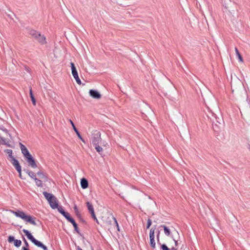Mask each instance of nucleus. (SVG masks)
Segmentation results:
<instances>
[{"label": "nucleus", "instance_id": "37", "mask_svg": "<svg viewBox=\"0 0 250 250\" xmlns=\"http://www.w3.org/2000/svg\"><path fill=\"white\" fill-rule=\"evenodd\" d=\"M22 250H29L27 248H26V247H23L22 248Z\"/></svg>", "mask_w": 250, "mask_h": 250}, {"label": "nucleus", "instance_id": "26", "mask_svg": "<svg viewBox=\"0 0 250 250\" xmlns=\"http://www.w3.org/2000/svg\"><path fill=\"white\" fill-rule=\"evenodd\" d=\"M34 180L37 186L42 187V182L41 180L38 179L37 178Z\"/></svg>", "mask_w": 250, "mask_h": 250}, {"label": "nucleus", "instance_id": "9", "mask_svg": "<svg viewBox=\"0 0 250 250\" xmlns=\"http://www.w3.org/2000/svg\"><path fill=\"white\" fill-rule=\"evenodd\" d=\"M107 219H108V221H107L105 222V223L107 225H113V226H115L117 227L118 230V231L120 230L117 221L115 217L111 216L108 217L107 218Z\"/></svg>", "mask_w": 250, "mask_h": 250}, {"label": "nucleus", "instance_id": "34", "mask_svg": "<svg viewBox=\"0 0 250 250\" xmlns=\"http://www.w3.org/2000/svg\"><path fill=\"white\" fill-rule=\"evenodd\" d=\"M91 216L94 219V220H95L98 224H99V221L96 217L95 214L94 213V215H91Z\"/></svg>", "mask_w": 250, "mask_h": 250}, {"label": "nucleus", "instance_id": "23", "mask_svg": "<svg viewBox=\"0 0 250 250\" xmlns=\"http://www.w3.org/2000/svg\"><path fill=\"white\" fill-rule=\"evenodd\" d=\"M235 51L236 55L238 57V58L239 61L243 62V59L242 57L241 56V54H240L238 49L236 47L235 48Z\"/></svg>", "mask_w": 250, "mask_h": 250}, {"label": "nucleus", "instance_id": "16", "mask_svg": "<svg viewBox=\"0 0 250 250\" xmlns=\"http://www.w3.org/2000/svg\"><path fill=\"white\" fill-rule=\"evenodd\" d=\"M67 220L69 222H70V223H72V224L73 225V227H74L75 231L77 233H79V229H78V228L77 224H76V223L75 222L74 220L72 218H71L70 216L68 218H67Z\"/></svg>", "mask_w": 250, "mask_h": 250}, {"label": "nucleus", "instance_id": "31", "mask_svg": "<svg viewBox=\"0 0 250 250\" xmlns=\"http://www.w3.org/2000/svg\"><path fill=\"white\" fill-rule=\"evenodd\" d=\"M161 248L163 250H169V249L165 244H163L161 246Z\"/></svg>", "mask_w": 250, "mask_h": 250}, {"label": "nucleus", "instance_id": "39", "mask_svg": "<svg viewBox=\"0 0 250 250\" xmlns=\"http://www.w3.org/2000/svg\"><path fill=\"white\" fill-rule=\"evenodd\" d=\"M77 250H82V249L80 247H79V246L77 247Z\"/></svg>", "mask_w": 250, "mask_h": 250}, {"label": "nucleus", "instance_id": "29", "mask_svg": "<svg viewBox=\"0 0 250 250\" xmlns=\"http://www.w3.org/2000/svg\"><path fill=\"white\" fill-rule=\"evenodd\" d=\"M69 122L74 129V130L75 131V132L77 131L78 130L76 128V127H75V125L74 124V123L71 120H69Z\"/></svg>", "mask_w": 250, "mask_h": 250}, {"label": "nucleus", "instance_id": "10", "mask_svg": "<svg viewBox=\"0 0 250 250\" xmlns=\"http://www.w3.org/2000/svg\"><path fill=\"white\" fill-rule=\"evenodd\" d=\"M89 95L95 99H100L101 98V94L96 90L90 89L89 91Z\"/></svg>", "mask_w": 250, "mask_h": 250}, {"label": "nucleus", "instance_id": "36", "mask_svg": "<svg viewBox=\"0 0 250 250\" xmlns=\"http://www.w3.org/2000/svg\"><path fill=\"white\" fill-rule=\"evenodd\" d=\"M159 238H160V232H159L157 235V239L158 242L159 241Z\"/></svg>", "mask_w": 250, "mask_h": 250}, {"label": "nucleus", "instance_id": "12", "mask_svg": "<svg viewBox=\"0 0 250 250\" xmlns=\"http://www.w3.org/2000/svg\"><path fill=\"white\" fill-rule=\"evenodd\" d=\"M5 153L8 154V159L11 162L12 165H14V161H18L16 160L12 155V150L11 149H6L4 151Z\"/></svg>", "mask_w": 250, "mask_h": 250}, {"label": "nucleus", "instance_id": "19", "mask_svg": "<svg viewBox=\"0 0 250 250\" xmlns=\"http://www.w3.org/2000/svg\"><path fill=\"white\" fill-rule=\"evenodd\" d=\"M28 33L35 38H37V36L40 33L37 32L36 30L33 29H29Z\"/></svg>", "mask_w": 250, "mask_h": 250}, {"label": "nucleus", "instance_id": "18", "mask_svg": "<svg viewBox=\"0 0 250 250\" xmlns=\"http://www.w3.org/2000/svg\"><path fill=\"white\" fill-rule=\"evenodd\" d=\"M86 204L88 209L89 212L90 213L91 215H94L95 212H94L93 206L89 202H87L86 203Z\"/></svg>", "mask_w": 250, "mask_h": 250}, {"label": "nucleus", "instance_id": "3", "mask_svg": "<svg viewBox=\"0 0 250 250\" xmlns=\"http://www.w3.org/2000/svg\"><path fill=\"white\" fill-rule=\"evenodd\" d=\"M22 231L25 235L27 236L28 239H29L35 245L39 248L42 249L43 250H48L47 247L44 245L40 241L36 240L28 230L25 229H23Z\"/></svg>", "mask_w": 250, "mask_h": 250}, {"label": "nucleus", "instance_id": "13", "mask_svg": "<svg viewBox=\"0 0 250 250\" xmlns=\"http://www.w3.org/2000/svg\"><path fill=\"white\" fill-rule=\"evenodd\" d=\"M36 39L42 44H44L46 43L45 37L40 33L37 36V38H36Z\"/></svg>", "mask_w": 250, "mask_h": 250}, {"label": "nucleus", "instance_id": "7", "mask_svg": "<svg viewBox=\"0 0 250 250\" xmlns=\"http://www.w3.org/2000/svg\"><path fill=\"white\" fill-rule=\"evenodd\" d=\"M156 229V226H154L153 227L151 228L150 229L149 231V239H150V244L151 247L154 249L155 248V242L154 240L155 237V231Z\"/></svg>", "mask_w": 250, "mask_h": 250}, {"label": "nucleus", "instance_id": "41", "mask_svg": "<svg viewBox=\"0 0 250 250\" xmlns=\"http://www.w3.org/2000/svg\"><path fill=\"white\" fill-rule=\"evenodd\" d=\"M103 146H106V145H103Z\"/></svg>", "mask_w": 250, "mask_h": 250}, {"label": "nucleus", "instance_id": "8", "mask_svg": "<svg viewBox=\"0 0 250 250\" xmlns=\"http://www.w3.org/2000/svg\"><path fill=\"white\" fill-rule=\"evenodd\" d=\"M70 65L71 67L72 74L74 78L75 79L77 83L78 84H81L82 83L79 77L78 74L75 66L74 63L73 62H71Z\"/></svg>", "mask_w": 250, "mask_h": 250}, {"label": "nucleus", "instance_id": "15", "mask_svg": "<svg viewBox=\"0 0 250 250\" xmlns=\"http://www.w3.org/2000/svg\"><path fill=\"white\" fill-rule=\"evenodd\" d=\"M14 165H13L19 173V176L21 178V168L18 161H14Z\"/></svg>", "mask_w": 250, "mask_h": 250}, {"label": "nucleus", "instance_id": "32", "mask_svg": "<svg viewBox=\"0 0 250 250\" xmlns=\"http://www.w3.org/2000/svg\"><path fill=\"white\" fill-rule=\"evenodd\" d=\"M48 94H49V95L51 98H55V93H54L53 92L51 91V92H50V93H48Z\"/></svg>", "mask_w": 250, "mask_h": 250}, {"label": "nucleus", "instance_id": "1", "mask_svg": "<svg viewBox=\"0 0 250 250\" xmlns=\"http://www.w3.org/2000/svg\"><path fill=\"white\" fill-rule=\"evenodd\" d=\"M20 147L22 153L24 157L25 158L28 166L31 167L32 168H35L37 167V165L35 160L33 158L31 154L29 152L28 149L25 146L22 144H20Z\"/></svg>", "mask_w": 250, "mask_h": 250}, {"label": "nucleus", "instance_id": "38", "mask_svg": "<svg viewBox=\"0 0 250 250\" xmlns=\"http://www.w3.org/2000/svg\"><path fill=\"white\" fill-rule=\"evenodd\" d=\"M176 233L177 234V235L178 236V237H179V233L178 231H176Z\"/></svg>", "mask_w": 250, "mask_h": 250}, {"label": "nucleus", "instance_id": "17", "mask_svg": "<svg viewBox=\"0 0 250 250\" xmlns=\"http://www.w3.org/2000/svg\"><path fill=\"white\" fill-rule=\"evenodd\" d=\"M81 186L82 188H86L88 186L87 180L85 178H83L81 181Z\"/></svg>", "mask_w": 250, "mask_h": 250}, {"label": "nucleus", "instance_id": "2", "mask_svg": "<svg viewBox=\"0 0 250 250\" xmlns=\"http://www.w3.org/2000/svg\"><path fill=\"white\" fill-rule=\"evenodd\" d=\"M10 211L14 214L16 216L20 217L26 222L29 223L34 226L37 225V223L35 220L36 219L35 217H33L29 215H27L24 212L19 210L17 211L10 210Z\"/></svg>", "mask_w": 250, "mask_h": 250}, {"label": "nucleus", "instance_id": "6", "mask_svg": "<svg viewBox=\"0 0 250 250\" xmlns=\"http://www.w3.org/2000/svg\"><path fill=\"white\" fill-rule=\"evenodd\" d=\"M0 129L6 133V137L5 138L0 137V143L2 144L8 145V144L10 142L8 137H10L11 136L10 134L8 133L7 130L3 126L0 125Z\"/></svg>", "mask_w": 250, "mask_h": 250}, {"label": "nucleus", "instance_id": "5", "mask_svg": "<svg viewBox=\"0 0 250 250\" xmlns=\"http://www.w3.org/2000/svg\"><path fill=\"white\" fill-rule=\"evenodd\" d=\"M102 138L101 137V133L95 130L93 131L91 137V143L93 146L101 144Z\"/></svg>", "mask_w": 250, "mask_h": 250}, {"label": "nucleus", "instance_id": "4", "mask_svg": "<svg viewBox=\"0 0 250 250\" xmlns=\"http://www.w3.org/2000/svg\"><path fill=\"white\" fill-rule=\"evenodd\" d=\"M43 194L53 209H55L58 207L57 198L53 194L45 191L43 192Z\"/></svg>", "mask_w": 250, "mask_h": 250}, {"label": "nucleus", "instance_id": "21", "mask_svg": "<svg viewBox=\"0 0 250 250\" xmlns=\"http://www.w3.org/2000/svg\"><path fill=\"white\" fill-rule=\"evenodd\" d=\"M95 147V149L98 152L100 155L102 154V152H103V148L99 146V145H96L95 146H93Z\"/></svg>", "mask_w": 250, "mask_h": 250}, {"label": "nucleus", "instance_id": "20", "mask_svg": "<svg viewBox=\"0 0 250 250\" xmlns=\"http://www.w3.org/2000/svg\"><path fill=\"white\" fill-rule=\"evenodd\" d=\"M161 227L163 228L165 235H167V236H169L170 233V229L165 225H162L161 226Z\"/></svg>", "mask_w": 250, "mask_h": 250}, {"label": "nucleus", "instance_id": "40", "mask_svg": "<svg viewBox=\"0 0 250 250\" xmlns=\"http://www.w3.org/2000/svg\"><path fill=\"white\" fill-rule=\"evenodd\" d=\"M171 250H177L176 249H175V248L173 247V248H172Z\"/></svg>", "mask_w": 250, "mask_h": 250}, {"label": "nucleus", "instance_id": "35", "mask_svg": "<svg viewBox=\"0 0 250 250\" xmlns=\"http://www.w3.org/2000/svg\"><path fill=\"white\" fill-rule=\"evenodd\" d=\"M23 241H24V242L25 243L26 247H28L29 246L28 243L24 237H23Z\"/></svg>", "mask_w": 250, "mask_h": 250}, {"label": "nucleus", "instance_id": "33", "mask_svg": "<svg viewBox=\"0 0 250 250\" xmlns=\"http://www.w3.org/2000/svg\"><path fill=\"white\" fill-rule=\"evenodd\" d=\"M172 238L173 239V240L174 241V243H175V245L176 246H177L178 244V240H176V237H172Z\"/></svg>", "mask_w": 250, "mask_h": 250}, {"label": "nucleus", "instance_id": "30", "mask_svg": "<svg viewBox=\"0 0 250 250\" xmlns=\"http://www.w3.org/2000/svg\"><path fill=\"white\" fill-rule=\"evenodd\" d=\"M77 134L78 138L81 139L83 142L84 143V140L82 138L81 135H80L79 132L78 131V130H77V131L75 132Z\"/></svg>", "mask_w": 250, "mask_h": 250}, {"label": "nucleus", "instance_id": "22", "mask_svg": "<svg viewBox=\"0 0 250 250\" xmlns=\"http://www.w3.org/2000/svg\"><path fill=\"white\" fill-rule=\"evenodd\" d=\"M37 175L38 176H40V177L41 178H42V179H43L44 181H46L47 180V176L45 175V174L44 173H43L42 171H39L38 172H37Z\"/></svg>", "mask_w": 250, "mask_h": 250}, {"label": "nucleus", "instance_id": "27", "mask_svg": "<svg viewBox=\"0 0 250 250\" xmlns=\"http://www.w3.org/2000/svg\"><path fill=\"white\" fill-rule=\"evenodd\" d=\"M74 211H75V212L77 216H79L80 215V213L78 210V209L77 208V207L76 205H75L74 207Z\"/></svg>", "mask_w": 250, "mask_h": 250}, {"label": "nucleus", "instance_id": "25", "mask_svg": "<svg viewBox=\"0 0 250 250\" xmlns=\"http://www.w3.org/2000/svg\"><path fill=\"white\" fill-rule=\"evenodd\" d=\"M27 173L28 174V175L34 180L36 178V174L30 171H27Z\"/></svg>", "mask_w": 250, "mask_h": 250}, {"label": "nucleus", "instance_id": "14", "mask_svg": "<svg viewBox=\"0 0 250 250\" xmlns=\"http://www.w3.org/2000/svg\"><path fill=\"white\" fill-rule=\"evenodd\" d=\"M56 208L58 209V210L59 211V212L60 213H61L66 219L70 216L68 213L65 212L63 210L62 207H60V206H58V207L57 208Z\"/></svg>", "mask_w": 250, "mask_h": 250}, {"label": "nucleus", "instance_id": "28", "mask_svg": "<svg viewBox=\"0 0 250 250\" xmlns=\"http://www.w3.org/2000/svg\"><path fill=\"white\" fill-rule=\"evenodd\" d=\"M152 224V221L150 219H148L147 221L146 229H149Z\"/></svg>", "mask_w": 250, "mask_h": 250}, {"label": "nucleus", "instance_id": "24", "mask_svg": "<svg viewBox=\"0 0 250 250\" xmlns=\"http://www.w3.org/2000/svg\"><path fill=\"white\" fill-rule=\"evenodd\" d=\"M30 98L31 99V101L32 102L33 104L34 105H35L36 104V100L33 96V93L32 91V89L31 88L30 89Z\"/></svg>", "mask_w": 250, "mask_h": 250}, {"label": "nucleus", "instance_id": "11", "mask_svg": "<svg viewBox=\"0 0 250 250\" xmlns=\"http://www.w3.org/2000/svg\"><path fill=\"white\" fill-rule=\"evenodd\" d=\"M8 241L9 243L14 241V246L16 247H20L21 244V241L20 240H15L14 236H9L8 237Z\"/></svg>", "mask_w": 250, "mask_h": 250}]
</instances>
